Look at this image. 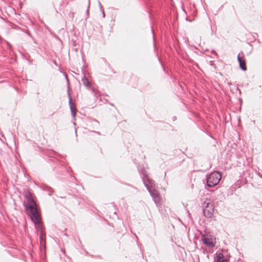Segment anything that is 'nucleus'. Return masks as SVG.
<instances>
[{
  "label": "nucleus",
  "instance_id": "f257e3e1",
  "mask_svg": "<svg viewBox=\"0 0 262 262\" xmlns=\"http://www.w3.org/2000/svg\"><path fill=\"white\" fill-rule=\"evenodd\" d=\"M25 198L27 200V203L24 202V206L28 214L33 212V211H38L37 204L33 199V194L30 191L26 192Z\"/></svg>",
  "mask_w": 262,
  "mask_h": 262
},
{
  "label": "nucleus",
  "instance_id": "f03ea898",
  "mask_svg": "<svg viewBox=\"0 0 262 262\" xmlns=\"http://www.w3.org/2000/svg\"><path fill=\"white\" fill-rule=\"evenodd\" d=\"M222 178L221 173L214 171L206 176V187L211 188L217 185Z\"/></svg>",
  "mask_w": 262,
  "mask_h": 262
},
{
  "label": "nucleus",
  "instance_id": "7ed1b4c3",
  "mask_svg": "<svg viewBox=\"0 0 262 262\" xmlns=\"http://www.w3.org/2000/svg\"><path fill=\"white\" fill-rule=\"evenodd\" d=\"M202 206L204 216L207 218L211 217L213 215L214 208L213 204L210 202V200L206 199L203 202Z\"/></svg>",
  "mask_w": 262,
  "mask_h": 262
},
{
  "label": "nucleus",
  "instance_id": "20e7f679",
  "mask_svg": "<svg viewBox=\"0 0 262 262\" xmlns=\"http://www.w3.org/2000/svg\"><path fill=\"white\" fill-rule=\"evenodd\" d=\"M31 221L34 223L35 227L37 230L45 231V228L41 221V218L39 215L38 211H33V212L29 213Z\"/></svg>",
  "mask_w": 262,
  "mask_h": 262
},
{
  "label": "nucleus",
  "instance_id": "39448f33",
  "mask_svg": "<svg viewBox=\"0 0 262 262\" xmlns=\"http://www.w3.org/2000/svg\"><path fill=\"white\" fill-rule=\"evenodd\" d=\"M64 75L65 76V77H66V80H67V84H68L67 93H68V97H69V104L70 106L72 116L73 118H75L76 115L77 108H76V107L75 106L74 103L72 102V98H71V94H70L71 89H70V87L69 80L68 79V75L66 73H64Z\"/></svg>",
  "mask_w": 262,
  "mask_h": 262
},
{
  "label": "nucleus",
  "instance_id": "423d86ee",
  "mask_svg": "<svg viewBox=\"0 0 262 262\" xmlns=\"http://www.w3.org/2000/svg\"><path fill=\"white\" fill-rule=\"evenodd\" d=\"M212 237L211 235L202 234L201 238L204 245L208 247L213 248L215 246V244L212 241Z\"/></svg>",
  "mask_w": 262,
  "mask_h": 262
},
{
  "label": "nucleus",
  "instance_id": "0eeeda50",
  "mask_svg": "<svg viewBox=\"0 0 262 262\" xmlns=\"http://www.w3.org/2000/svg\"><path fill=\"white\" fill-rule=\"evenodd\" d=\"M237 60L239 63V68L244 71L247 70L246 60L244 59V54L241 51L237 56Z\"/></svg>",
  "mask_w": 262,
  "mask_h": 262
},
{
  "label": "nucleus",
  "instance_id": "6e6552de",
  "mask_svg": "<svg viewBox=\"0 0 262 262\" xmlns=\"http://www.w3.org/2000/svg\"><path fill=\"white\" fill-rule=\"evenodd\" d=\"M145 187L146 188L147 190L148 191V192L150 193V195L153 198V200L156 203L157 200L159 199V194L156 190H155L154 189H152L151 188H149V186L147 185V184H145Z\"/></svg>",
  "mask_w": 262,
  "mask_h": 262
},
{
  "label": "nucleus",
  "instance_id": "1a4fd4ad",
  "mask_svg": "<svg viewBox=\"0 0 262 262\" xmlns=\"http://www.w3.org/2000/svg\"><path fill=\"white\" fill-rule=\"evenodd\" d=\"M142 180L145 186V184H147L149 186V188H152L155 185V181L150 179L148 175L146 177L144 176Z\"/></svg>",
  "mask_w": 262,
  "mask_h": 262
},
{
  "label": "nucleus",
  "instance_id": "9d476101",
  "mask_svg": "<svg viewBox=\"0 0 262 262\" xmlns=\"http://www.w3.org/2000/svg\"><path fill=\"white\" fill-rule=\"evenodd\" d=\"M216 256L214 258L213 262H229L228 260L224 258V255L222 253H217Z\"/></svg>",
  "mask_w": 262,
  "mask_h": 262
},
{
  "label": "nucleus",
  "instance_id": "9b49d317",
  "mask_svg": "<svg viewBox=\"0 0 262 262\" xmlns=\"http://www.w3.org/2000/svg\"><path fill=\"white\" fill-rule=\"evenodd\" d=\"M40 187L43 190L47 192L50 196H51L53 193L54 191L53 188L47 185L42 184Z\"/></svg>",
  "mask_w": 262,
  "mask_h": 262
},
{
  "label": "nucleus",
  "instance_id": "f8f14e48",
  "mask_svg": "<svg viewBox=\"0 0 262 262\" xmlns=\"http://www.w3.org/2000/svg\"><path fill=\"white\" fill-rule=\"evenodd\" d=\"M39 239L41 245L44 246L46 244V233L45 231H40Z\"/></svg>",
  "mask_w": 262,
  "mask_h": 262
},
{
  "label": "nucleus",
  "instance_id": "ddd939ff",
  "mask_svg": "<svg viewBox=\"0 0 262 262\" xmlns=\"http://www.w3.org/2000/svg\"><path fill=\"white\" fill-rule=\"evenodd\" d=\"M81 81H82L83 84L84 85V86L87 87L88 89H90L91 88V84L89 79L85 77V75H84V76L82 77Z\"/></svg>",
  "mask_w": 262,
  "mask_h": 262
},
{
  "label": "nucleus",
  "instance_id": "4468645a",
  "mask_svg": "<svg viewBox=\"0 0 262 262\" xmlns=\"http://www.w3.org/2000/svg\"><path fill=\"white\" fill-rule=\"evenodd\" d=\"M138 169L142 179L144 176L146 177L148 175L144 167L141 166L138 167Z\"/></svg>",
  "mask_w": 262,
  "mask_h": 262
},
{
  "label": "nucleus",
  "instance_id": "2eb2a0df",
  "mask_svg": "<svg viewBox=\"0 0 262 262\" xmlns=\"http://www.w3.org/2000/svg\"><path fill=\"white\" fill-rule=\"evenodd\" d=\"M91 91L95 95V96L97 97L99 95L98 94V93H99V91L97 89H96V88L93 87L91 89Z\"/></svg>",
  "mask_w": 262,
  "mask_h": 262
},
{
  "label": "nucleus",
  "instance_id": "dca6fc26",
  "mask_svg": "<svg viewBox=\"0 0 262 262\" xmlns=\"http://www.w3.org/2000/svg\"><path fill=\"white\" fill-rule=\"evenodd\" d=\"M26 33L28 35H29L30 37H31V38L34 41V43H37L36 40L33 38V37L32 36L31 34L30 33L29 31H27L26 32Z\"/></svg>",
  "mask_w": 262,
  "mask_h": 262
},
{
  "label": "nucleus",
  "instance_id": "f3484780",
  "mask_svg": "<svg viewBox=\"0 0 262 262\" xmlns=\"http://www.w3.org/2000/svg\"><path fill=\"white\" fill-rule=\"evenodd\" d=\"M151 31L152 34V37H153L154 46H155L156 37H155V33H154L153 28L152 27H151Z\"/></svg>",
  "mask_w": 262,
  "mask_h": 262
},
{
  "label": "nucleus",
  "instance_id": "a211bd4d",
  "mask_svg": "<svg viewBox=\"0 0 262 262\" xmlns=\"http://www.w3.org/2000/svg\"><path fill=\"white\" fill-rule=\"evenodd\" d=\"M211 53H212L213 54H214V55H215V56H217V53L216 52V51H215V50H212L211 51Z\"/></svg>",
  "mask_w": 262,
  "mask_h": 262
},
{
  "label": "nucleus",
  "instance_id": "6ab92c4d",
  "mask_svg": "<svg viewBox=\"0 0 262 262\" xmlns=\"http://www.w3.org/2000/svg\"><path fill=\"white\" fill-rule=\"evenodd\" d=\"M98 3H99V7H100V10H102V9H103V8H102V5H101V4L100 2H98Z\"/></svg>",
  "mask_w": 262,
  "mask_h": 262
},
{
  "label": "nucleus",
  "instance_id": "aec40b11",
  "mask_svg": "<svg viewBox=\"0 0 262 262\" xmlns=\"http://www.w3.org/2000/svg\"><path fill=\"white\" fill-rule=\"evenodd\" d=\"M101 11L102 13L103 17L104 18L105 17V13L103 9L101 10Z\"/></svg>",
  "mask_w": 262,
  "mask_h": 262
},
{
  "label": "nucleus",
  "instance_id": "412c9836",
  "mask_svg": "<svg viewBox=\"0 0 262 262\" xmlns=\"http://www.w3.org/2000/svg\"><path fill=\"white\" fill-rule=\"evenodd\" d=\"M172 119L173 121H175V120H177V117L176 116H174V117H172Z\"/></svg>",
  "mask_w": 262,
  "mask_h": 262
},
{
  "label": "nucleus",
  "instance_id": "4be33fe9",
  "mask_svg": "<svg viewBox=\"0 0 262 262\" xmlns=\"http://www.w3.org/2000/svg\"><path fill=\"white\" fill-rule=\"evenodd\" d=\"M93 132L96 133L98 135H100V133L99 132L93 131Z\"/></svg>",
  "mask_w": 262,
  "mask_h": 262
},
{
  "label": "nucleus",
  "instance_id": "5701e85b",
  "mask_svg": "<svg viewBox=\"0 0 262 262\" xmlns=\"http://www.w3.org/2000/svg\"><path fill=\"white\" fill-rule=\"evenodd\" d=\"M237 89V90L239 92V94H241V90H240L238 88H237V89Z\"/></svg>",
  "mask_w": 262,
  "mask_h": 262
},
{
  "label": "nucleus",
  "instance_id": "b1692460",
  "mask_svg": "<svg viewBox=\"0 0 262 262\" xmlns=\"http://www.w3.org/2000/svg\"><path fill=\"white\" fill-rule=\"evenodd\" d=\"M53 63H54V64L55 66H58L57 63V62H56V61H54Z\"/></svg>",
  "mask_w": 262,
  "mask_h": 262
},
{
  "label": "nucleus",
  "instance_id": "393cba45",
  "mask_svg": "<svg viewBox=\"0 0 262 262\" xmlns=\"http://www.w3.org/2000/svg\"><path fill=\"white\" fill-rule=\"evenodd\" d=\"M94 121H95V122H96L97 123H98V124H99V121H97V120H94Z\"/></svg>",
  "mask_w": 262,
  "mask_h": 262
},
{
  "label": "nucleus",
  "instance_id": "a878e982",
  "mask_svg": "<svg viewBox=\"0 0 262 262\" xmlns=\"http://www.w3.org/2000/svg\"><path fill=\"white\" fill-rule=\"evenodd\" d=\"M52 152L54 153V155H56L57 154V152L55 151H52Z\"/></svg>",
  "mask_w": 262,
  "mask_h": 262
},
{
  "label": "nucleus",
  "instance_id": "bb28decb",
  "mask_svg": "<svg viewBox=\"0 0 262 262\" xmlns=\"http://www.w3.org/2000/svg\"><path fill=\"white\" fill-rule=\"evenodd\" d=\"M89 9V8L87 9V10H86V13H88V12H89V9Z\"/></svg>",
  "mask_w": 262,
  "mask_h": 262
},
{
  "label": "nucleus",
  "instance_id": "cd10ccee",
  "mask_svg": "<svg viewBox=\"0 0 262 262\" xmlns=\"http://www.w3.org/2000/svg\"><path fill=\"white\" fill-rule=\"evenodd\" d=\"M8 46H10V44L9 43H8Z\"/></svg>",
  "mask_w": 262,
  "mask_h": 262
},
{
  "label": "nucleus",
  "instance_id": "c85d7f7f",
  "mask_svg": "<svg viewBox=\"0 0 262 262\" xmlns=\"http://www.w3.org/2000/svg\"><path fill=\"white\" fill-rule=\"evenodd\" d=\"M194 48L198 49V48H196V47H194Z\"/></svg>",
  "mask_w": 262,
  "mask_h": 262
},
{
  "label": "nucleus",
  "instance_id": "c756f323",
  "mask_svg": "<svg viewBox=\"0 0 262 262\" xmlns=\"http://www.w3.org/2000/svg\"><path fill=\"white\" fill-rule=\"evenodd\" d=\"M75 134L77 135V132H76V130H75Z\"/></svg>",
  "mask_w": 262,
  "mask_h": 262
},
{
  "label": "nucleus",
  "instance_id": "7c9ffc66",
  "mask_svg": "<svg viewBox=\"0 0 262 262\" xmlns=\"http://www.w3.org/2000/svg\"><path fill=\"white\" fill-rule=\"evenodd\" d=\"M163 70H165V68L163 66Z\"/></svg>",
  "mask_w": 262,
  "mask_h": 262
}]
</instances>
